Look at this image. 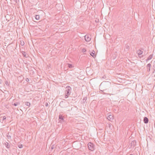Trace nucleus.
Segmentation results:
<instances>
[{
  "label": "nucleus",
  "instance_id": "obj_16",
  "mask_svg": "<svg viewBox=\"0 0 155 155\" xmlns=\"http://www.w3.org/2000/svg\"><path fill=\"white\" fill-rule=\"evenodd\" d=\"M35 18L37 20H39L40 18L39 16V15H36L35 16Z\"/></svg>",
  "mask_w": 155,
  "mask_h": 155
},
{
  "label": "nucleus",
  "instance_id": "obj_24",
  "mask_svg": "<svg viewBox=\"0 0 155 155\" xmlns=\"http://www.w3.org/2000/svg\"><path fill=\"white\" fill-rule=\"evenodd\" d=\"M20 44L21 46H23L24 45V42H21Z\"/></svg>",
  "mask_w": 155,
  "mask_h": 155
},
{
  "label": "nucleus",
  "instance_id": "obj_31",
  "mask_svg": "<svg viewBox=\"0 0 155 155\" xmlns=\"http://www.w3.org/2000/svg\"><path fill=\"white\" fill-rule=\"evenodd\" d=\"M2 81L1 80H0V84L1 83V81Z\"/></svg>",
  "mask_w": 155,
  "mask_h": 155
},
{
  "label": "nucleus",
  "instance_id": "obj_26",
  "mask_svg": "<svg viewBox=\"0 0 155 155\" xmlns=\"http://www.w3.org/2000/svg\"><path fill=\"white\" fill-rule=\"evenodd\" d=\"M152 55H150L148 58H152Z\"/></svg>",
  "mask_w": 155,
  "mask_h": 155
},
{
  "label": "nucleus",
  "instance_id": "obj_30",
  "mask_svg": "<svg viewBox=\"0 0 155 155\" xmlns=\"http://www.w3.org/2000/svg\"><path fill=\"white\" fill-rule=\"evenodd\" d=\"M126 48L127 49H128L129 48V46L128 45H127Z\"/></svg>",
  "mask_w": 155,
  "mask_h": 155
},
{
  "label": "nucleus",
  "instance_id": "obj_34",
  "mask_svg": "<svg viewBox=\"0 0 155 155\" xmlns=\"http://www.w3.org/2000/svg\"><path fill=\"white\" fill-rule=\"evenodd\" d=\"M110 124H109V127H110Z\"/></svg>",
  "mask_w": 155,
  "mask_h": 155
},
{
  "label": "nucleus",
  "instance_id": "obj_12",
  "mask_svg": "<svg viewBox=\"0 0 155 155\" xmlns=\"http://www.w3.org/2000/svg\"><path fill=\"white\" fill-rule=\"evenodd\" d=\"M150 66H151V64L150 63L148 64L147 65V71H150Z\"/></svg>",
  "mask_w": 155,
  "mask_h": 155
},
{
  "label": "nucleus",
  "instance_id": "obj_11",
  "mask_svg": "<svg viewBox=\"0 0 155 155\" xmlns=\"http://www.w3.org/2000/svg\"><path fill=\"white\" fill-rule=\"evenodd\" d=\"M148 121L149 120L148 118L146 117H145L143 119V121L144 123L147 124L148 123Z\"/></svg>",
  "mask_w": 155,
  "mask_h": 155
},
{
  "label": "nucleus",
  "instance_id": "obj_8",
  "mask_svg": "<svg viewBox=\"0 0 155 155\" xmlns=\"http://www.w3.org/2000/svg\"><path fill=\"white\" fill-rule=\"evenodd\" d=\"M90 54L94 58L96 57L95 52L94 51H93L91 53H90Z\"/></svg>",
  "mask_w": 155,
  "mask_h": 155
},
{
  "label": "nucleus",
  "instance_id": "obj_3",
  "mask_svg": "<svg viewBox=\"0 0 155 155\" xmlns=\"http://www.w3.org/2000/svg\"><path fill=\"white\" fill-rule=\"evenodd\" d=\"M88 148L90 150L93 151L94 149V145L91 142L89 143L88 144Z\"/></svg>",
  "mask_w": 155,
  "mask_h": 155
},
{
  "label": "nucleus",
  "instance_id": "obj_28",
  "mask_svg": "<svg viewBox=\"0 0 155 155\" xmlns=\"http://www.w3.org/2000/svg\"><path fill=\"white\" fill-rule=\"evenodd\" d=\"M45 106H47H47H48V104L47 103H46V104H45Z\"/></svg>",
  "mask_w": 155,
  "mask_h": 155
},
{
  "label": "nucleus",
  "instance_id": "obj_18",
  "mask_svg": "<svg viewBox=\"0 0 155 155\" xmlns=\"http://www.w3.org/2000/svg\"><path fill=\"white\" fill-rule=\"evenodd\" d=\"M25 105H26V106H28V107H29L30 105V103L28 102H25Z\"/></svg>",
  "mask_w": 155,
  "mask_h": 155
},
{
  "label": "nucleus",
  "instance_id": "obj_19",
  "mask_svg": "<svg viewBox=\"0 0 155 155\" xmlns=\"http://www.w3.org/2000/svg\"><path fill=\"white\" fill-rule=\"evenodd\" d=\"M87 100V97H85L84 98L83 100V102L84 103V102H85V101H86Z\"/></svg>",
  "mask_w": 155,
  "mask_h": 155
},
{
  "label": "nucleus",
  "instance_id": "obj_14",
  "mask_svg": "<svg viewBox=\"0 0 155 155\" xmlns=\"http://www.w3.org/2000/svg\"><path fill=\"white\" fill-rule=\"evenodd\" d=\"M22 55L24 57L27 58L28 55L25 52H23L22 53Z\"/></svg>",
  "mask_w": 155,
  "mask_h": 155
},
{
  "label": "nucleus",
  "instance_id": "obj_23",
  "mask_svg": "<svg viewBox=\"0 0 155 155\" xmlns=\"http://www.w3.org/2000/svg\"><path fill=\"white\" fill-rule=\"evenodd\" d=\"M6 119V117L5 116H3V117L2 121H3L5 119Z\"/></svg>",
  "mask_w": 155,
  "mask_h": 155
},
{
  "label": "nucleus",
  "instance_id": "obj_21",
  "mask_svg": "<svg viewBox=\"0 0 155 155\" xmlns=\"http://www.w3.org/2000/svg\"><path fill=\"white\" fill-rule=\"evenodd\" d=\"M55 148V146H54V145H52L51 146V147L50 148V150H53V149H54V148Z\"/></svg>",
  "mask_w": 155,
  "mask_h": 155
},
{
  "label": "nucleus",
  "instance_id": "obj_15",
  "mask_svg": "<svg viewBox=\"0 0 155 155\" xmlns=\"http://www.w3.org/2000/svg\"><path fill=\"white\" fill-rule=\"evenodd\" d=\"M66 64L68 65V67L70 68H72L73 67L71 64L67 63Z\"/></svg>",
  "mask_w": 155,
  "mask_h": 155
},
{
  "label": "nucleus",
  "instance_id": "obj_29",
  "mask_svg": "<svg viewBox=\"0 0 155 155\" xmlns=\"http://www.w3.org/2000/svg\"><path fill=\"white\" fill-rule=\"evenodd\" d=\"M83 55H84V57H85V55H86V54H83ZM84 57V56H83L82 57H81V58L82 57Z\"/></svg>",
  "mask_w": 155,
  "mask_h": 155
},
{
  "label": "nucleus",
  "instance_id": "obj_5",
  "mask_svg": "<svg viewBox=\"0 0 155 155\" xmlns=\"http://www.w3.org/2000/svg\"><path fill=\"white\" fill-rule=\"evenodd\" d=\"M66 103L64 101H61L59 104V106L62 108L65 107H66V105L65 104Z\"/></svg>",
  "mask_w": 155,
  "mask_h": 155
},
{
  "label": "nucleus",
  "instance_id": "obj_1",
  "mask_svg": "<svg viewBox=\"0 0 155 155\" xmlns=\"http://www.w3.org/2000/svg\"><path fill=\"white\" fill-rule=\"evenodd\" d=\"M111 86V84L110 82L109 81H104L102 82L99 86V89L101 91L103 92L104 94L111 95H114L116 94H110L107 92H108L107 91L109 88Z\"/></svg>",
  "mask_w": 155,
  "mask_h": 155
},
{
  "label": "nucleus",
  "instance_id": "obj_4",
  "mask_svg": "<svg viewBox=\"0 0 155 155\" xmlns=\"http://www.w3.org/2000/svg\"><path fill=\"white\" fill-rule=\"evenodd\" d=\"M143 49H142L141 50H138L137 51V53L138 56L139 58H141L143 57Z\"/></svg>",
  "mask_w": 155,
  "mask_h": 155
},
{
  "label": "nucleus",
  "instance_id": "obj_32",
  "mask_svg": "<svg viewBox=\"0 0 155 155\" xmlns=\"http://www.w3.org/2000/svg\"><path fill=\"white\" fill-rule=\"evenodd\" d=\"M150 59H149V58H148V59H147V61L148 60H149Z\"/></svg>",
  "mask_w": 155,
  "mask_h": 155
},
{
  "label": "nucleus",
  "instance_id": "obj_13",
  "mask_svg": "<svg viewBox=\"0 0 155 155\" xmlns=\"http://www.w3.org/2000/svg\"><path fill=\"white\" fill-rule=\"evenodd\" d=\"M5 145L8 148H9L10 147V144L7 142L5 143Z\"/></svg>",
  "mask_w": 155,
  "mask_h": 155
},
{
  "label": "nucleus",
  "instance_id": "obj_9",
  "mask_svg": "<svg viewBox=\"0 0 155 155\" xmlns=\"http://www.w3.org/2000/svg\"><path fill=\"white\" fill-rule=\"evenodd\" d=\"M113 116L112 115H109L107 117V119L110 121L113 119Z\"/></svg>",
  "mask_w": 155,
  "mask_h": 155
},
{
  "label": "nucleus",
  "instance_id": "obj_7",
  "mask_svg": "<svg viewBox=\"0 0 155 155\" xmlns=\"http://www.w3.org/2000/svg\"><path fill=\"white\" fill-rule=\"evenodd\" d=\"M136 144V142L135 140H133L130 143V145L132 147H134Z\"/></svg>",
  "mask_w": 155,
  "mask_h": 155
},
{
  "label": "nucleus",
  "instance_id": "obj_22",
  "mask_svg": "<svg viewBox=\"0 0 155 155\" xmlns=\"http://www.w3.org/2000/svg\"><path fill=\"white\" fill-rule=\"evenodd\" d=\"M86 51V50L84 48H83L82 49V52L83 53H84V52H85V51Z\"/></svg>",
  "mask_w": 155,
  "mask_h": 155
},
{
  "label": "nucleus",
  "instance_id": "obj_33",
  "mask_svg": "<svg viewBox=\"0 0 155 155\" xmlns=\"http://www.w3.org/2000/svg\"><path fill=\"white\" fill-rule=\"evenodd\" d=\"M17 1H18V0H15V1H16V2H17Z\"/></svg>",
  "mask_w": 155,
  "mask_h": 155
},
{
  "label": "nucleus",
  "instance_id": "obj_25",
  "mask_svg": "<svg viewBox=\"0 0 155 155\" xmlns=\"http://www.w3.org/2000/svg\"><path fill=\"white\" fill-rule=\"evenodd\" d=\"M25 80L27 82H29V79L28 78H26Z\"/></svg>",
  "mask_w": 155,
  "mask_h": 155
},
{
  "label": "nucleus",
  "instance_id": "obj_27",
  "mask_svg": "<svg viewBox=\"0 0 155 155\" xmlns=\"http://www.w3.org/2000/svg\"><path fill=\"white\" fill-rule=\"evenodd\" d=\"M153 67H154V71H155V63L154 64V65H153Z\"/></svg>",
  "mask_w": 155,
  "mask_h": 155
},
{
  "label": "nucleus",
  "instance_id": "obj_35",
  "mask_svg": "<svg viewBox=\"0 0 155 155\" xmlns=\"http://www.w3.org/2000/svg\"><path fill=\"white\" fill-rule=\"evenodd\" d=\"M130 155H133V154H130Z\"/></svg>",
  "mask_w": 155,
  "mask_h": 155
},
{
  "label": "nucleus",
  "instance_id": "obj_20",
  "mask_svg": "<svg viewBox=\"0 0 155 155\" xmlns=\"http://www.w3.org/2000/svg\"><path fill=\"white\" fill-rule=\"evenodd\" d=\"M18 146L20 148H22L23 147L22 144H20L18 145Z\"/></svg>",
  "mask_w": 155,
  "mask_h": 155
},
{
  "label": "nucleus",
  "instance_id": "obj_10",
  "mask_svg": "<svg viewBox=\"0 0 155 155\" xmlns=\"http://www.w3.org/2000/svg\"><path fill=\"white\" fill-rule=\"evenodd\" d=\"M84 38L85 40L86 41H89L91 40V38L87 35H85Z\"/></svg>",
  "mask_w": 155,
  "mask_h": 155
},
{
  "label": "nucleus",
  "instance_id": "obj_2",
  "mask_svg": "<svg viewBox=\"0 0 155 155\" xmlns=\"http://www.w3.org/2000/svg\"><path fill=\"white\" fill-rule=\"evenodd\" d=\"M65 97L67 98L69 95H70L71 92V88L69 86H67L66 88Z\"/></svg>",
  "mask_w": 155,
  "mask_h": 155
},
{
  "label": "nucleus",
  "instance_id": "obj_17",
  "mask_svg": "<svg viewBox=\"0 0 155 155\" xmlns=\"http://www.w3.org/2000/svg\"><path fill=\"white\" fill-rule=\"evenodd\" d=\"M20 104V103H14L13 104H12V105H14L15 106H17V105H19Z\"/></svg>",
  "mask_w": 155,
  "mask_h": 155
},
{
  "label": "nucleus",
  "instance_id": "obj_6",
  "mask_svg": "<svg viewBox=\"0 0 155 155\" xmlns=\"http://www.w3.org/2000/svg\"><path fill=\"white\" fill-rule=\"evenodd\" d=\"M59 120L60 122L62 123L64 121V117L61 115H60L59 116Z\"/></svg>",
  "mask_w": 155,
  "mask_h": 155
}]
</instances>
